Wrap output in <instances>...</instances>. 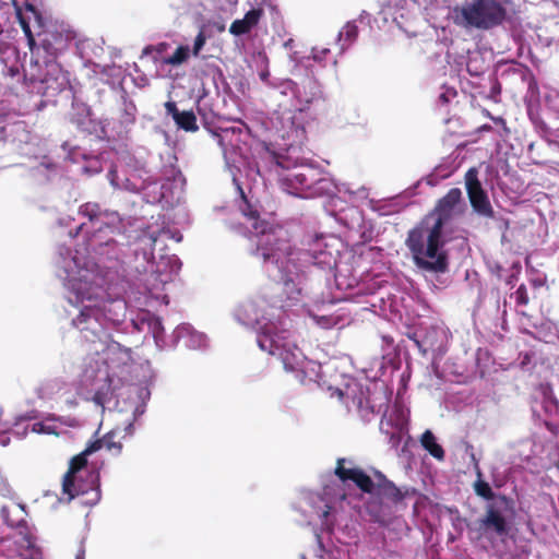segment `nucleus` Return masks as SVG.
<instances>
[{"label": "nucleus", "instance_id": "33", "mask_svg": "<svg viewBox=\"0 0 559 559\" xmlns=\"http://www.w3.org/2000/svg\"><path fill=\"white\" fill-rule=\"evenodd\" d=\"M276 164H277L280 167L285 168V169H287V170H288V166H286V165H285L284 159H283L281 156L276 157Z\"/></svg>", "mask_w": 559, "mask_h": 559}, {"label": "nucleus", "instance_id": "35", "mask_svg": "<svg viewBox=\"0 0 559 559\" xmlns=\"http://www.w3.org/2000/svg\"><path fill=\"white\" fill-rule=\"evenodd\" d=\"M391 441L393 444H397L400 442V435L399 433H392L391 435Z\"/></svg>", "mask_w": 559, "mask_h": 559}, {"label": "nucleus", "instance_id": "6", "mask_svg": "<svg viewBox=\"0 0 559 559\" xmlns=\"http://www.w3.org/2000/svg\"><path fill=\"white\" fill-rule=\"evenodd\" d=\"M453 14L456 25L488 31L506 21L507 9L498 0H472L455 7Z\"/></svg>", "mask_w": 559, "mask_h": 559}, {"label": "nucleus", "instance_id": "8", "mask_svg": "<svg viewBox=\"0 0 559 559\" xmlns=\"http://www.w3.org/2000/svg\"><path fill=\"white\" fill-rule=\"evenodd\" d=\"M259 347L272 356H277L287 371L299 370L304 362L301 350L286 337L264 330L258 334Z\"/></svg>", "mask_w": 559, "mask_h": 559}, {"label": "nucleus", "instance_id": "34", "mask_svg": "<svg viewBox=\"0 0 559 559\" xmlns=\"http://www.w3.org/2000/svg\"><path fill=\"white\" fill-rule=\"evenodd\" d=\"M33 430L37 432L44 431V425L41 423H36L33 426Z\"/></svg>", "mask_w": 559, "mask_h": 559}, {"label": "nucleus", "instance_id": "15", "mask_svg": "<svg viewBox=\"0 0 559 559\" xmlns=\"http://www.w3.org/2000/svg\"><path fill=\"white\" fill-rule=\"evenodd\" d=\"M263 15V10L251 9L248 11L243 19L235 20L229 27L230 34L235 36H241L249 33L254 26H257L260 22V19Z\"/></svg>", "mask_w": 559, "mask_h": 559}, {"label": "nucleus", "instance_id": "23", "mask_svg": "<svg viewBox=\"0 0 559 559\" xmlns=\"http://www.w3.org/2000/svg\"><path fill=\"white\" fill-rule=\"evenodd\" d=\"M100 221L104 222L108 228L117 227L122 223V218L117 211L103 210Z\"/></svg>", "mask_w": 559, "mask_h": 559}, {"label": "nucleus", "instance_id": "16", "mask_svg": "<svg viewBox=\"0 0 559 559\" xmlns=\"http://www.w3.org/2000/svg\"><path fill=\"white\" fill-rule=\"evenodd\" d=\"M423 448L430 453L435 459L442 461L444 459L443 448L437 443L435 435L430 430H426L420 438Z\"/></svg>", "mask_w": 559, "mask_h": 559}, {"label": "nucleus", "instance_id": "13", "mask_svg": "<svg viewBox=\"0 0 559 559\" xmlns=\"http://www.w3.org/2000/svg\"><path fill=\"white\" fill-rule=\"evenodd\" d=\"M462 203V191L459 188L450 189L444 197L438 200L433 210L426 217H432V222L440 223L444 227L456 214L461 213L459 206Z\"/></svg>", "mask_w": 559, "mask_h": 559}, {"label": "nucleus", "instance_id": "12", "mask_svg": "<svg viewBox=\"0 0 559 559\" xmlns=\"http://www.w3.org/2000/svg\"><path fill=\"white\" fill-rule=\"evenodd\" d=\"M99 443L91 442L78 455L73 456L69 464V469L63 476L62 491L68 495L70 499L85 492L83 487L76 483V474L82 471L87 464V456L98 451Z\"/></svg>", "mask_w": 559, "mask_h": 559}, {"label": "nucleus", "instance_id": "4", "mask_svg": "<svg viewBox=\"0 0 559 559\" xmlns=\"http://www.w3.org/2000/svg\"><path fill=\"white\" fill-rule=\"evenodd\" d=\"M295 252L287 241L280 239L274 233H262L259 237L257 249L253 254L261 258L264 263L271 262L275 264L282 275L283 284L282 289L286 295L285 300H297L300 295V289L296 286L292 278H286L288 273L296 269Z\"/></svg>", "mask_w": 559, "mask_h": 559}, {"label": "nucleus", "instance_id": "40", "mask_svg": "<svg viewBox=\"0 0 559 559\" xmlns=\"http://www.w3.org/2000/svg\"><path fill=\"white\" fill-rule=\"evenodd\" d=\"M3 32V28H2V25L0 24V35L2 34Z\"/></svg>", "mask_w": 559, "mask_h": 559}, {"label": "nucleus", "instance_id": "22", "mask_svg": "<svg viewBox=\"0 0 559 559\" xmlns=\"http://www.w3.org/2000/svg\"><path fill=\"white\" fill-rule=\"evenodd\" d=\"M189 53H190V49L188 46H179L171 56H169L163 60V63L169 64V66L182 64L183 62H186L188 60Z\"/></svg>", "mask_w": 559, "mask_h": 559}, {"label": "nucleus", "instance_id": "5", "mask_svg": "<svg viewBox=\"0 0 559 559\" xmlns=\"http://www.w3.org/2000/svg\"><path fill=\"white\" fill-rule=\"evenodd\" d=\"M345 463L346 459H337L334 469L335 476L342 483L352 481L362 492L376 495L382 499L391 501L394 504L402 502L408 495V490L403 491L401 488L396 487L395 484L388 479L381 472L377 471L374 473L376 480H372V478L360 467L348 468L345 466Z\"/></svg>", "mask_w": 559, "mask_h": 559}, {"label": "nucleus", "instance_id": "3", "mask_svg": "<svg viewBox=\"0 0 559 559\" xmlns=\"http://www.w3.org/2000/svg\"><path fill=\"white\" fill-rule=\"evenodd\" d=\"M475 493L486 500H490L485 507V514L477 520L478 538L491 535L507 536L510 531L508 513H514V501L506 495H496L490 485L485 480L474 484Z\"/></svg>", "mask_w": 559, "mask_h": 559}, {"label": "nucleus", "instance_id": "32", "mask_svg": "<svg viewBox=\"0 0 559 559\" xmlns=\"http://www.w3.org/2000/svg\"><path fill=\"white\" fill-rule=\"evenodd\" d=\"M488 117H490L496 123L498 124H502L503 127H506V121L502 117H497V118H493L490 116L489 111H487L486 114Z\"/></svg>", "mask_w": 559, "mask_h": 559}, {"label": "nucleus", "instance_id": "36", "mask_svg": "<svg viewBox=\"0 0 559 559\" xmlns=\"http://www.w3.org/2000/svg\"><path fill=\"white\" fill-rule=\"evenodd\" d=\"M269 75H270V74H269V72H267V71H263V72H261V73H260V79H261L262 81H266V80H267V78H269Z\"/></svg>", "mask_w": 559, "mask_h": 559}, {"label": "nucleus", "instance_id": "26", "mask_svg": "<svg viewBox=\"0 0 559 559\" xmlns=\"http://www.w3.org/2000/svg\"><path fill=\"white\" fill-rule=\"evenodd\" d=\"M22 29L27 38V43L29 46L31 51H34V47L36 46V39L31 31V27L28 23H26L24 20L21 21Z\"/></svg>", "mask_w": 559, "mask_h": 559}, {"label": "nucleus", "instance_id": "28", "mask_svg": "<svg viewBox=\"0 0 559 559\" xmlns=\"http://www.w3.org/2000/svg\"><path fill=\"white\" fill-rule=\"evenodd\" d=\"M107 178L110 182V185L116 188V189H120L121 188V185L119 183L118 179H119V176H118V171L116 168H110L108 174H107Z\"/></svg>", "mask_w": 559, "mask_h": 559}, {"label": "nucleus", "instance_id": "25", "mask_svg": "<svg viewBox=\"0 0 559 559\" xmlns=\"http://www.w3.org/2000/svg\"><path fill=\"white\" fill-rule=\"evenodd\" d=\"M515 299H516V304L518 305H521V306H526L528 304V294H527V288L524 284H521L516 292H515Z\"/></svg>", "mask_w": 559, "mask_h": 559}, {"label": "nucleus", "instance_id": "21", "mask_svg": "<svg viewBox=\"0 0 559 559\" xmlns=\"http://www.w3.org/2000/svg\"><path fill=\"white\" fill-rule=\"evenodd\" d=\"M102 207L96 202H86L79 207V214L87 217L90 222H98L102 217Z\"/></svg>", "mask_w": 559, "mask_h": 559}, {"label": "nucleus", "instance_id": "19", "mask_svg": "<svg viewBox=\"0 0 559 559\" xmlns=\"http://www.w3.org/2000/svg\"><path fill=\"white\" fill-rule=\"evenodd\" d=\"M136 106L133 102L128 100L126 97L122 102V109L119 116L120 123L124 127L133 124L135 122Z\"/></svg>", "mask_w": 559, "mask_h": 559}, {"label": "nucleus", "instance_id": "14", "mask_svg": "<svg viewBox=\"0 0 559 559\" xmlns=\"http://www.w3.org/2000/svg\"><path fill=\"white\" fill-rule=\"evenodd\" d=\"M167 115L171 116L179 129L187 132H195L199 130L197 117L192 110L180 111L175 102L165 103Z\"/></svg>", "mask_w": 559, "mask_h": 559}, {"label": "nucleus", "instance_id": "38", "mask_svg": "<svg viewBox=\"0 0 559 559\" xmlns=\"http://www.w3.org/2000/svg\"><path fill=\"white\" fill-rule=\"evenodd\" d=\"M249 216L251 218H257L258 217V212L257 211H250Z\"/></svg>", "mask_w": 559, "mask_h": 559}, {"label": "nucleus", "instance_id": "37", "mask_svg": "<svg viewBox=\"0 0 559 559\" xmlns=\"http://www.w3.org/2000/svg\"><path fill=\"white\" fill-rule=\"evenodd\" d=\"M480 131H490L491 130V126L489 124H484L479 128Z\"/></svg>", "mask_w": 559, "mask_h": 559}, {"label": "nucleus", "instance_id": "41", "mask_svg": "<svg viewBox=\"0 0 559 559\" xmlns=\"http://www.w3.org/2000/svg\"><path fill=\"white\" fill-rule=\"evenodd\" d=\"M332 63L336 66V59H332Z\"/></svg>", "mask_w": 559, "mask_h": 559}, {"label": "nucleus", "instance_id": "11", "mask_svg": "<svg viewBox=\"0 0 559 559\" xmlns=\"http://www.w3.org/2000/svg\"><path fill=\"white\" fill-rule=\"evenodd\" d=\"M465 186L473 210L480 216L492 218L495 211L490 204L487 192L484 190L476 168H469L465 174Z\"/></svg>", "mask_w": 559, "mask_h": 559}, {"label": "nucleus", "instance_id": "17", "mask_svg": "<svg viewBox=\"0 0 559 559\" xmlns=\"http://www.w3.org/2000/svg\"><path fill=\"white\" fill-rule=\"evenodd\" d=\"M358 27L355 22H347L340 31L337 40L341 43L340 51L344 52L357 38Z\"/></svg>", "mask_w": 559, "mask_h": 559}, {"label": "nucleus", "instance_id": "20", "mask_svg": "<svg viewBox=\"0 0 559 559\" xmlns=\"http://www.w3.org/2000/svg\"><path fill=\"white\" fill-rule=\"evenodd\" d=\"M112 395L114 391L111 388V381L110 379H107V383L95 392L93 402L102 408H105V405L111 401Z\"/></svg>", "mask_w": 559, "mask_h": 559}, {"label": "nucleus", "instance_id": "18", "mask_svg": "<svg viewBox=\"0 0 559 559\" xmlns=\"http://www.w3.org/2000/svg\"><path fill=\"white\" fill-rule=\"evenodd\" d=\"M93 442L99 443L98 450L105 448L114 454H120L122 451V443L117 439V432L115 430L107 432L102 439H96Z\"/></svg>", "mask_w": 559, "mask_h": 559}, {"label": "nucleus", "instance_id": "30", "mask_svg": "<svg viewBox=\"0 0 559 559\" xmlns=\"http://www.w3.org/2000/svg\"><path fill=\"white\" fill-rule=\"evenodd\" d=\"M455 96L456 92L454 90H447L444 93L440 94L439 103L442 105L448 104L450 102V98H453Z\"/></svg>", "mask_w": 559, "mask_h": 559}, {"label": "nucleus", "instance_id": "2", "mask_svg": "<svg viewBox=\"0 0 559 559\" xmlns=\"http://www.w3.org/2000/svg\"><path fill=\"white\" fill-rule=\"evenodd\" d=\"M424 216L421 221L412 228L405 240V245L412 253L415 265L431 273H444L449 269V258L443 249V227Z\"/></svg>", "mask_w": 559, "mask_h": 559}, {"label": "nucleus", "instance_id": "9", "mask_svg": "<svg viewBox=\"0 0 559 559\" xmlns=\"http://www.w3.org/2000/svg\"><path fill=\"white\" fill-rule=\"evenodd\" d=\"M323 181L321 174L311 167H296L286 174H280L283 191L299 198H312L318 193L317 185Z\"/></svg>", "mask_w": 559, "mask_h": 559}, {"label": "nucleus", "instance_id": "10", "mask_svg": "<svg viewBox=\"0 0 559 559\" xmlns=\"http://www.w3.org/2000/svg\"><path fill=\"white\" fill-rule=\"evenodd\" d=\"M39 44L34 47L33 59L46 64L48 61H57V57L67 48V37L58 31L45 29L38 33Z\"/></svg>", "mask_w": 559, "mask_h": 559}, {"label": "nucleus", "instance_id": "29", "mask_svg": "<svg viewBox=\"0 0 559 559\" xmlns=\"http://www.w3.org/2000/svg\"><path fill=\"white\" fill-rule=\"evenodd\" d=\"M205 44V36L204 34L201 32L198 34V36L195 37L194 39V44H193V53L194 55H198L199 51L202 49V47L204 46Z\"/></svg>", "mask_w": 559, "mask_h": 559}, {"label": "nucleus", "instance_id": "27", "mask_svg": "<svg viewBox=\"0 0 559 559\" xmlns=\"http://www.w3.org/2000/svg\"><path fill=\"white\" fill-rule=\"evenodd\" d=\"M168 47H169V44H167V43H159L154 46L151 45V46H147L144 48L143 53L146 55V53H151V52L155 51L156 53L160 55V53L165 52L168 49Z\"/></svg>", "mask_w": 559, "mask_h": 559}, {"label": "nucleus", "instance_id": "7", "mask_svg": "<svg viewBox=\"0 0 559 559\" xmlns=\"http://www.w3.org/2000/svg\"><path fill=\"white\" fill-rule=\"evenodd\" d=\"M25 79L38 94L46 97H55L70 85L69 72L57 61L43 64L38 59L32 60Z\"/></svg>", "mask_w": 559, "mask_h": 559}, {"label": "nucleus", "instance_id": "39", "mask_svg": "<svg viewBox=\"0 0 559 559\" xmlns=\"http://www.w3.org/2000/svg\"><path fill=\"white\" fill-rule=\"evenodd\" d=\"M124 188H126L127 190H130V191H135V190H134V188H131V187H129V186H124Z\"/></svg>", "mask_w": 559, "mask_h": 559}, {"label": "nucleus", "instance_id": "31", "mask_svg": "<svg viewBox=\"0 0 559 559\" xmlns=\"http://www.w3.org/2000/svg\"><path fill=\"white\" fill-rule=\"evenodd\" d=\"M144 237L147 238L151 253H153L158 235L155 233H151V234L145 235Z\"/></svg>", "mask_w": 559, "mask_h": 559}, {"label": "nucleus", "instance_id": "1", "mask_svg": "<svg viewBox=\"0 0 559 559\" xmlns=\"http://www.w3.org/2000/svg\"><path fill=\"white\" fill-rule=\"evenodd\" d=\"M76 289V302L82 304L80 313L72 324L82 333L88 343L106 342V324L114 325L123 321L126 302L121 299L98 298L92 293Z\"/></svg>", "mask_w": 559, "mask_h": 559}, {"label": "nucleus", "instance_id": "24", "mask_svg": "<svg viewBox=\"0 0 559 559\" xmlns=\"http://www.w3.org/2000/svg\"><path fill=\"white\" fill-rule=\"evenodd\" d=\"M313 60L318 62H323L328 60V56L331 55V50L329 48L316 46L311 50Z\"/></svg>", "mask_w": 559, "mask_h": 559}]
</instances>
